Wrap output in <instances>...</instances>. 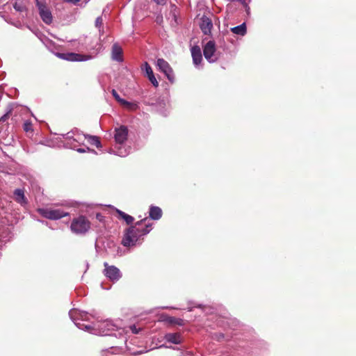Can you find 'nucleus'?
I'll return each mask as SVG.
<instances>
[{
	"mask_svg": "<svg viewBox=\"0 0 356 356\" xmlns=\"http://www.w3.org/2000/svg\"><path fill=\"white\" fill-rule=\"evenodd\" d=\"M111 58L113 60L122 63L123 61V51L118 43H114L111 49Z\"/></svg>",
	"mask_w": 356,
	"mask_h": 356,
	"instance_id": "14",
	"label": "nucleus"
},
{
	"mask_svg": "<svg viewBox=\"0 0 356 356\" xmlns=\"http://www.w3.org/2000/svg\"><path fill=\"white\" fill-rule=\"evenodd\" d=\"M38 213H40L43 218H45L51 220H57L65 216L70 215L69 212L65 211L61 209L54 208V207H44L38 208L37 209Z\"/></svg>",
	"mask_w": 356,
	"mask_h": 356,
	"instance_id": "6",
	"label": "nucleus"
},
{
	"mask_svg": "<svg viewBox=\"0 0 356 356\" xmlns=\"http://www.w3.org/2000/svg\"><path fill=\"white\" fill-rule=\"evenodd\" d=\"M161 347H163V346H161ZM163 347H165V348H172V349H175L174 347H172V346H164Z\"/></svg>",
	"mask_w": 356,
	"mask_h": 356,
	"instance_id": "35",
	"label": "nucleus"
},
{
	"mask_svg": "<svg viewBox=\"0 0 356 356\" xmlns=\"http://www.w3.org/2000/svg\"><path fill=\"white\" fill-rule=\"evenodd\" d=\"M15 10L19 13H23L26 10V6L22 1H16L13 5Z\"/></svg>",
	"mask_w": 356,
	"mask_h": 356,
	"instance_id": "23",
	"label": "nucleus"
},
{
	"mask_svg": "<svg viewBox=\"0 0 356 356\" xmlns=\"http://www.w3.org/2000/svg\"><path fill=\"white\" fill-rule=\"evenodd\" d=\"M36 6L39 11V15L42 22L46 24H51L53 16L51 10L47 7L44 0H35Z\"/></svg>",
	"mask_w": 356,
	"mask_h": 356,
	"instance_id": "7",
	"label": "nucleus"
},
{
	"mask_svg": "<svg viewBox=\"0 0 356 356\" xmlns=\"http://www.w3.org/2000/svg\"><path fill=\"white\" fill-rule=\"evenodd\" d=\"M13 199L15 202L22 207L28 204V200L24 195V191L22 188H16L13 191Z\"/></svg>",
	"mask_w": 356,
	"mask_h": 356,
	"instance_id": "15",
	"label": "nucleus"
},
{
	"mask_svg": "<svg viewBox=\"0 0 356 356\" xmlns=\"http://www.w3.org/2000/svg\"><path fill=\"white\" fill-rule=\"evenodd\" d=\"M121 105L129 111H134L138 108V104L135 102H128L125 99L121 103Z\"/></svg>",
	"mask_w": 356,
	"mask_h": 356,
	"instance_id": "21",
	"label": "nucleus"
},
{
	"mask_svg": "<svg viewBox=\"0 0 356 356\" xmlns=\"http://www.w3.org/2000/svg\"><path fill=\"white\" fill-rule=\"evenodd\" d=\"M231 31L234 34L242 35V36L244 35L247 31L245 23H243L238 26L232 27L231 29Z\"/></svg>",
	"mask_w": 356,
	"mask_h": 356,
	"instance_id": "20",
	"label": "nucleus"
},
{
	"mask_svg": "<svg viewBox=\"0 0 356 356\" xmlns=\"http://www.w3.org/2000/svg\"><path fill=\"white\" fill-rule=\"evenodd\" d=\"M129 129L124 125H120L115 127L114 130L115 145L113 148H111L110 153H113L117 156L124 157L127 156L131 151L129 146L125 145L128 138Z\"/></svg>",
	"mask_w": 356,
	"mask_h": 356,
	"instance_id": "3",
	"label": "nucleus"
},
{
	"mask_svg": "<svg viewBox=\"0 0 356 356\" xmlns=\"http://www.w3.org/2000/svg\"><path fill=\"white\" fill-rule=\"evenodd\" d=\"M216 44L214 41L210 40L204 46L203 54L204 58L209 63H214L218 60V56L216 54Z\"/></svg>",
	"mask_w": 356,
	"mask_h": 356,
	"instance_id": "9",
	"label": "nucleus"
},
{
	"mask_svg": "<svg viewBox=\"0 0 356 356\" xmlns=\"http://www.w3.org/2000/svg\"><path fill=\"white\" fill-rule=\"evenodd\" d=\"M85 140H87L89 144L95 145L97 148L102 147L101 142L97 136L85 134Z\"/></svg>",
	"mask_w": 356,
	"mask_h": 356,
	"instance_id": "18",
	"label": "nucleus"
},
{
	"mask_svg": "<svg viewBox=\"0 0 356 356\" xmlns=\"http://www.w3.org/2000/svg\"><path fill=\"white\" fill-rule=\"evenodd\" d=\"M116 212L118 214V218L124 220L127 225H131L134 222V218L131 216L118 209H116Z\"/></svg>",
	"mask_w": 356,
	"mask_h": 356,
	"instance_id": "19",
	"label": "nucleus"
},
{
	"mask_svg": "<svg viewBox=\"0 0 356 356\" xmlns=\"http://www.w3.org/2000/svg\"><path fill=\"white\" fill-rule=\"evenodd\" d=\"M152 224L147 222L146 218L138 221L134 225L125 230L122 240V245L131 248L140 244V238L149 234L152 230Z\"/></svg>",
	"mask_w": 356,
	"mask_h": 356,
	"instance_id": "2",
	"label": "nucleus"
},
{
	"mask_svg": "<svg viewBox=\"0 0 356 356\" xmlns=\"http://www.w3.org/2000/svg\"><path fill=\"white\" fill-rule=\"evenodd\" d=\"M90 222L83 216H79L72 220L70 229L72 233L77 235H83L90 229Z\"/></svg>",
	"mask_w": 356,
	"mask_h": 356,
	"instance_id": "5",
	"label": "nucleus"
},
{
	"mask_svg": "<svg viewBox=\"0 0 356 356\" xmlns=\"http://www.w3.org/2000/svg\"><path fill=\"white\" fill-rule=\"evenodd\" d=\"M96 218L97 220H99V222H103L104 220V216H102L101 213H97Z\"/></svg>",
	"mask_w": 356,
	"mask_h": 356,
	"instance_id": "33",
	"label": "nucleus"
},
{
	"mask_svg": "<svg viewBox=\"0 0 356 356\" xmlns=\"http://www.w3.org/2000/svg\"><path fill=\"white\" fill-rule=\"evenodd\" d=\"M220 337L223 338L224 337V334H220Z\"/></svg>",
	"mask_w": 356,
	"mask_h": 356,
	"instance_id": "38",
	"label": "nucleus"
},
{
	"mask_svg": "<svg viewBox=\"0 0 356 356\" xmlns=\"http://www.w3.org/2000/svg\"><path fill=\"white\" fill-rule=\"evenodd\" d=\"M13 109V108L11 104L8 106L6 113L0 118V124L1 123L7 122L8 120L9 119L11 115Z\"/></svg>",
	"mask_w": 356,
	"mask_h": 356,
	"instance_id": "22",
	"label": "nucleus"
},
{
	"mask_svg": "<svg viewBox=\"0 0 356 356\" xmlns=\"http://www.w3.org/2000/svg\"><path fill=\"white\" fill-rule=\"evenodd\" d=\"M23 129L26 133H32L33 131L32 122L29 120H26L23 124Z\"/></svg>",
	"mask_w": 356,
	"mask_h": 356,
	"instance_id": "24",
	"label": "nucleus"
},
{
	"mask_svg": "<svg viewBox=\"0 0 356 356\" xmlns=\"http://www.w3.org/2000/svg\"><path fill=\"white\" fill-rule=\"evenodd\" d=\"M141 70L146 73L147 76L154 73L151 66L147 62H145L141 67Z\"/></svg>",
	"mask_w": 356,
	"mask_h": 356,
	"instance_id": "25",
	"label": "nucleus"
},
{
	"mask_svg": "<svg viewBox=\"0 0 356 356\" xmlns=\"http://www.w3.org/2000/svg\"><path fill=\"white\" fill-rule=\"evenodd\" d=\"M68 3H72L73 4H76L78 2L80 1V0H65Z\"/></svg>",
	"mask_w": 356,
	"mask_h": 356,
	"instance_id": "34",
	"label": "nucleus"
},
{
	"mask_svg": "<svg viewBox=\"0 0 356 356\" xmlns=\"http://www.w3.org/2000/svg\"><path fill=\"white\" fill-rule=\"evenodd\" d=\"M103 24V19L101 16L98 17L95 19V26L99 29V32Z\"/></svg>",
	"mask_w": 356,
	"mask_h": 356,
	"instance_id": "27",
	"label": "nucleus"
},
{
	"mask_svg": "<svg viewBox=\"0 0 356 356\" xmlns=\"http://www.w3.org/2000/svg\"><path fill=\"white\" fill-rule=\"evenodd\" d=\"M236 1L240 2L246 8L247 10H249L250 8L248 6L245 0H236Z\"/></svg>",
	"mask_w": 356,
	"mask_h": 356,
	"instance_id": "30",
	"label": "nucleus"
},
{
	"mask_svg": "<svg viewBox=\"0 0 356 356\" xmlns=\"http://www.w3.org/2000/svg\"><path fill=\"white\" fill-rule=\"evenodd\" d=\"M112 95L113 97L115 99V100L121 104V103L123 102L124 99L121 98L120 95L118 94L115 90H112Z\"/></svg>",
	"mask_w": 356,
	"mask_h": 356,
	"instance_id": "28",
	"label": "nucleus"
},
{
	"mask_svg": "<svg viewBox=\"0 0 356 356\" xmlns=\"http://www.w3.org/2000/svg\"><path fill=\"white\" fill-rule=\"evenodd\" d=\"M105 267L104 270V275L113 282H118L122 277V273L120 269L115 266H110L108 263L104 264Z\"/></svg>",
	"mask_w": 356,
	"mask_h": 356,
	"instance_id": "10",
	"label": "nucleus"
},
{
	"mask_svg": "<svg viewBox=\"0 0 356 356\" xmlns=\"http://www.w3.org/2000/svg\"><path fill=\"white\" fill-rule=\"evenodd\" d=\"M149 81L152 83V85L155 87H158L159 83L154 74V73L151 74L147 76Z\"/></svg>",
	"mask_w": 356,
	"mask_h": 356,
	"instance_id": "26",
	"label": "nucleus"
},
{
	"mask_svg": "<svg viewBox=\"0 0 356 356\" xmlns=\"http://www.w3.org/2000/svg\"><path fill=\"white\" fill-rule=\"evenodd\" d=\"M129 329L131 330V332L134 334H138L139 333L140 329L138 328L135 325H131L129 327Z\"/></svg>",
	"mask_w": 356,
	"mask_h": 356,
	"instance_id": "29",
	"label": "nucleus"
},
{
	"mask_svg": "<svg viewBox=\"0 0 356 356\" xmlns=\"http://www.w3.org/2000/svg\"><path fill=\"white\" fill-rule=\"evenodd\" d=\"M40 222H41L42 223L45 224V225H47V224H48V222H47L44 221V220H40Z\"/></svg>",
	"mask_w": 356,
	"mask_h": 356,
	"instance_id": "36",
	"label": "nucleus"
},
{
	"mask_svg": "<svg viewBox=\"0 0 356 356\" xmlns=\"http://www.w3.org/2000/svg\"><path fill=\"white\" fill-rule=\"evenodd\" d=\"M200 28L204 35L211 34L213 28L211 19L206 15H203L200 19Z\"/></svg>",
	"mask_w": 356,
	"mask_h": 356,
	"instance_id": "13",
	"label": "nucleus"
},
{
	"mask_svg": "<svg viewBox=\"0 0 356 356\" xmlns=\"http://www.w3.org/2000/svg\"><path fill=\"white\" fill-rule=\"evenodd\" d=\"M65 139L64 146L67 148L76 149L79 153L92 152L96 154L94 149H90L88 147L78 148V147L83 145L85 140V134H82L78 129H74L67 134H61Z\"/></svg>",
	"mask_w": 356,
	"mask_h": 356,
	"instance_id": "4",
	"label": "nucleus"
},
{
	"mask_svg": "<svg viewBox=\"0 0 356 356\" xmlns=\"http://www.w3.org/2000/svg\"><path fill=\"white\" fill-rule=\"evenodd\" d=\"M156 66L159 70L165 74L171 83L175 82V74L173 70L166 60L163 58H158L156 60Z\"/></svg>",
	"mask_w": 356,
	"mask_h": 356,
	"instance_id": "8",
	"label": "nucleus"
},
{
	"mask_svg": "<svg viewBox=\"0 0 356 356\" xmlns=\"http://www.w3.org/2000/svg\"><path fill=\"white\" fill-rule=\"evenodd\" d=\"M154 1L159 5H165L167 2V0H154Z\"/></svg>",
	"mask_w": 356,
	"mask_h": 356,
	"instance_id": "32",
	"label": "nucleus"
},
{
	"mask_svg": "<svg viewBox=\"0 0 356 356\" xmlns=\"http://www.w3.org/2000/svg\"><path fill=\"white\" fill-rule=\"evenodd\" d=\"M178 319H177L175 317H169L168 318V321L170 323H178Z\"/></svg>",
	"mask_w": 356,
	"mask_h": 356,
	"instance_id": "31",
	"label": "nucleus"
},
{
	"mask_svg": "<svg viewBox=\"0 0 356 356\" xmlns=\"http://www.w3.org/2000/svg\"><path fill=\"white\" fill-rule=\"evenodd\" d=\"M162 216V210L159 207L151 206L149 209V217L152 220H159Z\"/></svg>",
	"mask_w": 356,
	"mask_h": 356,
	"instance_id": "17",
	"label": "nucleus"
},
{
	"mask_svg": "<svg viewBox=\"0 0 356 356\" xmlns=\"http://www.w3.org/2000/svg\"><path fill=\"white\" fill-rule=\"evenodd\" d=\"M69 316L75 325L80 330H83L96 335H114L122 338L124 341L127 340V332L124 328L120 327L118 321L106 319L98 321L92 325H86L81 321H88L91 316L88 312L77 309H72L69 312Z\"/></svg>",
	"mask_w": 356,
	"mask_h": 356,
	"instance_id": "1",
	"label": "nucleus"
},
{
	"mask_svg": "<svg viewBox=\"0 0 356 356\" xmlns=\"http://www.w3.org/2000/svg\"><path fill=\"white\" fill-rule=\"evenodd\" d=\"M191 355H192V354L191 353H188L184 356H191Z\"/></svg>",
	"mask_w": 356,
	"mask_h": 356,
	"instance_id": "37",
	"label": "nucleus"
},
{
	"mask_svg": "<svg viewBox=\"0 0 356 356\" xmlns=\"http://www.w3.org/2000/svg\"><path fill=\"white\" fill-rule=\"evenodd\" d=\"M193 63L195 67L200 68L202 61V55L201 49L199 46L195 45L191 49Z\"/></svg>",
	"mask_w": 356,
	"mask_h": 356,
	"instance_id": "12",
	"label": "nucleus"
},
{
	"mask_svg": "<svg viewBox=\"0 0 356 356\" xmlns=\"http://www.w3.org/2000/svg\"><path fill=\"white\" fill-rule=\"evenodd\" d=\"M164 339L172 343L179 344L181 343V335L178 333H167Z\"/></svg>",
	"mask_w": 356,
	"mask_h": 356,
	"instance_id": "16",
	"label": "nucleus"
},
{
	"mask_svg": "<svg viewBox=\"0 0 356 356\" xmlns=\"http://www.w3.org/2000/svg\"><path fill=\"white\" fill-rule=\"evenodd\" d=\"M57 56L68 60V61H72V62H76V61H86L88 60H90L92 58L91 56L88 55H83L81 54H76V53H67V54H61L58 53L57 54Z\"/></svg>",
	"mask_w": 356,
	"mask_h": 356,
	"instance_id": "11",
	"label": "nucleus"
}]
</instances>
